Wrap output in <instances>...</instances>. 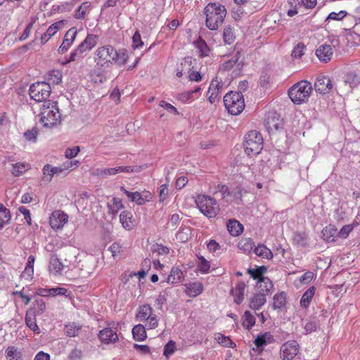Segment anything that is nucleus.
I'll return each mask as SVG.
<instances>
[{
  "instance_id": "f257e3e1",
  "label": "nucleus",
  "mask_w": 360,
  "mask_h": 360,
  "mask_svg": "<svg viewBox=\"0 0 360 360\" xmlns=\"http://www.w3.org/2000/svg\"><path fill=\"white\" fill-rule=\"evenodd\" d=\"M129 58L127 51H118L111 45L98 47L95 51L94 60L98 65L108 68L115 63L124 65Z\"/></svg>"
},
{
  "instance_id": "58836bf2",
  "label": "nucleus",
  "mask_w": 360,
  "mask_h": 360,
  "mask_svg": "<svg viewBox=\"0 0 360 360\" xmlns=\"http://www.w3.org/2000/svg\"><path fill=\"white\" fill-rule=\"evenodd\" d=\"M223 39L225 44H232L236 39L235 29L231 25L226 26L223 31Z\"/></svg>"
},
{
  "instance_id": "ddd939ff",
  "label": "nucleus",
  "mask_w": 360,
  "mask_h": 360,
  "mask_svg": "<svg viewBox=\"0 0 360 360\" xmlns=\"http://www.w3.org/2000/svg\"><path fill=\"white\" fill-rule=\"evenodd\" d=\"M344 85L348 86V89L343 90L341 87L340 90L345 95H349L353 91L360 86V73L356 71H349L346 73L343 79Z\"/></svg>"
},
{
  "instance_id": "ea45409f",
  "label": "nucleus",
  "mask_w": 360,
  "mask_h": 360,
  "mask_svg": "<svg viewBox=\"0 0 360 360\" xmlns=\"http://www.w3.org/2000/svg\"><path fill=\"white\" fill-rule=\"evenodd\" d=\"M29 311H32L36 316L42 315L46 312V302L41 298H37Z\"/></svg>"
},
{
  "instance_id": "1a4fd4ad",
  "label": "nucleus",
  "mask_w": 360,
  "mask_h": 360,
  "mask_svg": "<svg viewBox=\"0 0 360 360\" xmlns=\"http://www.w3.org/2000/svg\"><path fill=\"white\" fill-rule=\"evenodd\" d=\"M224 103L228 112L233 115H240L245 109V99L241 93L231 91L224 97Z\"/></svg>"
},
{
  "instance_id": "6ab92c4d",
  "label": "nucleus",
  "mask_w": 360,
  "mask_h": 360,
  "mask_svg": "<svg viewBox=\"0 0 360 360\" xmlns=\"http://www.w3.org/2000/svg\"><path fill=\"white\" fill-rule=\"evenodd\" d=\"M239 53L233 56L230 59L224 61L220 66V70L224 71H229L231 70H240L243 64L239 62Z\"/></svg>"
},
{
  "instance_id": "bf43d9fd",
  "label": "nucleus",
  "mask_w": 360,
  "mask_h": 360,
  "mask_svg": "<svg viewBox=\"0 0 360 360\" xmlns=\"http://www.w3.org/2000/svg\"><path fill=\"white\" fill-rule=\"evenodd\" d=\"M347 15L346 11H340L339 12H331L327 17L326 21L337 20L340 21Z\"/></svg>"
},
{
  "instance_id": "412c9836",
  "label": "nucleus",
  "mask_w": 360,
  "mask_h": 360,
  "mask_svg": "<svg viewBox=\"0 0 360 360\" xmlns=\"http://www.w3.org/2000/svg\"><path fill=\"white\" fill-rule=\"evenodd\" d=\"M245 288V283L243 281H239L231 290V294L233 296V300L236 304H241L243 303Z\"/></svg>"
},
{
  "instance_id": "c03bdc74",
  "label": "nucleus",
  "mask_w": 360,
  "mask_h": 360,
  "mask_svg": "<svg viewBox=\"0 0 360 360\" xmlns=\"http://www.w3.org/2000/svg\"><path fill=\"white\" fill-rule=\"evenodd\" d=\"M196 266L198 270L202 274H207L210 269V262L207 260L203 256H197Z\"/></svg>"
},
{
  "instance_id": "f03ea898",
  "label": "nucleus",
  "mask_w": 360,
  "mask_h": 360,
  "mask_svg": "<svg viewBox=\"0 0 360 360\" xmlns=\"http://www.w3.org/2000/svg\"><path fill=\"white\" fill-rule=\"evenodd\" d=\"M205 25L210 30H217L224 23L227 14L224 6L210 3L204 8Z\"/></svg>"
},
{
  "instance_id": "4468645a",
  "label": "nucleus",
  "mask_w": 360,
  "mask_h": 360,
  "mask_svg": "<svg viewBox=\"0 0 360 360\" xmlns=\"http://www.w3.org/2000/svg\"><path fill=\"white\" fill-rule=\"evenodd\" d=\"M68 221V214L61 210H54L49 216V226L56 231L62 229Z\"/></svg>"
},
{
  "instance_id": "72a5a7b5",
  "label": "nucleus",
  "mask_w": 360,
  "mask_h": 360,
  "mask_svg": "<svg viewBox=\"0 0 360 360\" xmlns=\"http://www.w3.org/2000/svg\"><path fill=\"white\" fill-rule=\"evenodd\" d=\"M183 278V272L181 269L176 266L172 267L169 274L167 278V282L170 283H176L181 281Z\"/></svg>"
},
{
  "instance_id": "864d4df0",
  "label": "nucleus",
  "mask_w": 360,
  "mask_h": 360,
  "mask_svg": "<svg viewBox=\"0 0 360 360\" xmlns=\"http://www.w3.org/2000/svg\"><path fill=\"white\" fill-rule=\"evenodd\" d=\"M266 271V267L264 266H261L257 269H249L248 272L251 275V276L254 279H257L259 281L261 278H264V274Z\"/></svg>"
},
{
  "instance_id": "f8f14e48",
  "label": "nucleus",
  "mask_w": 360,
  "mask_h": 360,
  "mask_svg": "<svg viewBox=\"0 0 360 360\" xmlns=\"http://www.w3.org/2000/svg\"><path fill=\"white\" fill-rule=\"evenodd\" d=\"M120 189L131 202H136L138 205H143L153 200V194L150 191H147V190H144L140 193L139 191L132 193V191H128L124 186H122Z\"/></svg>"
},
{
  "instance_id": "09e8293b",
  "label": "nucleus",
  "mask_w": 360,
  "mask_h": 360,
  "mask_svg": "<svg viewBox=\"0 0 360 360\" xmlns=\"http://www.w3.org/2000/svg\"><path fill=\"white\" fill-rule=\"evenodd\" d=\"M238 247L245 252H250L255 247V245L252 238H243L239 241Z\"/></svg>"
},
{
  "instance_id": "6e6552de",
  "label": "nucleus",
  "mask_w": 360,
  "mask_h": 360,
  "mask_svg": "<svg viewBox=\"0 0 360 360\" xmlns=\"http://www.w3.org/2000/svg\"><path fill=\"white\" fill-rule=\"evenodd\" d=\"M195 202L201 213L207 218H214L219 211L217 201L210 195L198 194Z\"/></svg>"
},
{
  "instance_id": "774afa93",
  "label": "nucleus",
  "mask_w": 360,
  "mask_h": 360,
  "mask_svg": "<svg viewBox=\"0 0 360 360\" xmlns=\"http://www.w3.org/2000/svg\"><path fill=\"white\" fill-rule=\"evenodd\" d=\"M181 221V218L178 214H174L171 215L167 225L172 229L174 230L177 227L179 223Z\"/></svg>"
},
{
  "instance_id": "13d9d810",
  "label": "nucleus",
  "mask_w": 360,
  "mask_h": 360,
  "mask_svg": "<svg viewBox=\"0 0 360 360\" xmlns=\"http://www.w3.org/2000/svg\"><path fill=\"white\" fill-rule=\"evenodd\" d=\"M117 172H127V173H132V172H139L142 169H144L143 165H138V166H117Z\"/></svg>"
},
{
  "instance_id": "cd10ccee",
  "label": "nucleus",
  "mask_w": 360,
  "mask_h": 360,
  "mask_svg": "<svg viewBox=\"0 0 360 360\" xmlns=\"http://www.w3.org/2000/svg\"><path fill=\"white\" fill-rule=\"evenodd\" d=\"M108 214L115 216L124 208L122 200L118 197H113L111 202L107 205Z\"/></svg>"
},
{
  "instance_id": "f704fd0d",
  "label": "nucleus",
  "mask_w": 360,
  "mask_h": 360,
  "mask_svg": "<svg viewBox=\"0 0 360 360\" xmlns=\"http://www.w3.org/2000/svg\"><path fill=\"white\" fill-rule=\"evenodd\" d=\"M266 125H267V129H269V130H278L282 128L283 122L278 115L274 113L271 116L268 117L267 120H266Z\"/></svg>"
},
{
  "instance_id": "6e6d98bb",
  "label": "nucleus",
  "mask_w": 360,
  "mask_h": 360,
  "mask_svg": "<svg viewBox=\"0 0 360 360\" xmlns=\"http://www.w3.org/2000/svg\"><path fill=\"white\" fill-rule=\"evenodd\" d=\"M176 349V343L173 340H169L163 347V355L169 358Z\"/></svg>"
},
{
  "instance_id": "0eeeda50",
  "label": "nucleus",
  "mask_w": 360,
  "mask_h": 360,
  "mask_svg": "<svg viewBox=\"0 0 360 360\" xmlns=\"http://www.w3.org/2000/svg\"><path fill=\"white\" fill-rule=\"evenodd\" d=\"M243 146L245 152L248 156L257 155L264 147L262 135L257 130L249 131L245 136Z\"/></svg>"
},
{
  "instance_id": "603ef678",
  "label": "nucleus",
  "mask_w": 360,
  "mask_h": 360,
  "mask_svg": "<svg viewBox=\"0 0 360 360\" xmlns=\"http://www.w3.org/2000/svg\"><path fill=\"white\" fill-rule=\"evenodd\" d=\"M91 4L89 2L82 3L75 11V18L76 19H84L86 12L89 11Z\"/></svg>"
},
{
  "instance_id": "393cba45",
  "label": "nucleus",
  "mask_w": 360,
  "mask_h": 360,
  "mask_svg": "<svg viewBox=\"0 0 360 360\" xmlns=\"http://www.w3.org/2000/svg\"><path fill=\"white\" fill-rule=\"evenodd\" d=\"M227 230L232 236H238L243 233L244 227L236 219H230L226 223Z\"/></svg>"
},
{
  "instance_id": "79ce46f5",
  "label": "nucleus",
  "mask_w": 360,
  "mask_h": 360,
  "mask_svg": "<svg viewBox=\"0 0 360 360\" xmlns=\"http://www.w3.org/2000/svg\"><path fill=\"white\" fill-rule=\"evenodd\" d=\"M256 323L255 316L249 311H246L242 318V325L247 330H251Z\"/></svg>"
},
{
  "instance_id": "69168bd1",
  "label": "nucleus",
  "mask_w": 360,
  "mask_h": 360,
  "mask_svg": "<svg viewBox=\"0 0 360 360\" xmlns=\"http://www.w3.org/2000/svg\"><path fill=\"white\" fill-rule=\"evenodd\" d=\"M176 98L182 103H188L193 101V96H192V93L190 91H186L179 94Z\"/></svg>"
},
{
  "instance_id": "b1692460",
  "label": "nucleus",
  "mask_w": 360,
  "mask_h": 360,
  "mask_svg": "<svg viewBox=\"0 0 360 360\" xmlns=\"http://www.w3.org/2000/svg\"><path fill=\"white\" fill-rule=\"evenodd\" d=\"M120 221L123 228L127 231H131L134 227V220L131 212L123 211L120 215Z\"/></svg>"
},
{
  "instance_id": "de8ad7c7",
  "label": "nucleus",
  "mask_w": 360,
  "mask_h": 360,
  "mask_svg": "<svg viewBox=\"0 0 360 360\" xmlns=\"http://www.w3.org/2000/svg\"><path fill=\"white\" fill-rule=\"evenodd\" d=\"M273 306L274 309H281L286 304V295L284 292H280L274 295L273 297Z\"/></svg>"
},
{
  "instance_id": "680f3d73",
  "label": "nucleus",
  "mask_w": 360,
  "mask_h": 360,
  "mask_svg": "<svg viewBox=\"0 0 360 360\" xmlns=\"http://www.w3.org/2000/svg\"><path fill=\"white\" fill-rule=\"evenodd\" d=\"M132 46L134 49H141L143 46L141 35L139 30L136 31L132 37Z\"/></svg>"
},
{
  "instance_id": "bb28decb",
  "label": "nucleus",
  "mask_w": 360,
  "mask_h": 360,
  "mask_svg": "<svg viewBox=\"0 0 360 360\" xmlns=\"http://www.w3.org/2000/svg\"><path fill=\"white\" fill-rule=\"evenodd\" d=\"M148 327L142 323L136 325L132 329L133 337L136 341H143L147 338Z\"/></svg>"
},
{
  "instance_id": "c756f323",
  "label": "nucleus",
  "mask_w": 360,
  "mask_h": 360,
  "mask_svg": "<svg viewBox=\"0 0 360 360\" xmlns=\"http://www.w3.org/2000/svg\"><path fill=\"white\" fill-rule=\"evenodd\" d=\"M338 236V231L333 225H328L322 230V237L327 242L335 241V238Z\"/></svg>"
},
{
  "instance_id": "4be33fe9",
  "label": "nucleus",
  "mask_w": 360,
  "mask_h": 360,
  "mask_svg": "<svg viewBox=\"0 0 360 360\" xmlns=\"http://www.w3.org/2000/svg\"><path fill=\"white\" fill-rule=\"evenodd\" d=\"M98 338L100 340L105 344L115 342L118 340L117 333L109 328L101 330L98 334Z\"/></svg>"
},
{
  "instance_id": "5701e85b",
  "label": "nucleus",
  "mask_w": 360,
  "mask_h": 360,
  "mask_svg": "<svg viewBox=\"0 0 360 360\" xmlns=\"http://www.w3.org/2000/svg\"><path fill=\"white\" fill-rule=\"evenodd\" d=\"M266 303V297L264 293L258 292L250 298L249 306L252 310H259Z\"/></svg>"
},
{
  "instance_id": "4d7b16f0",
  "label": "nucleus",
  "mask_w": 360,
  "mask_h": 360,
  "mask_svg": "<svg viewBox=\"0 0 360 360\" xmlns=\"http://www.w3.org/2000/svg\"><path fill=\"white\" fill-rule=\"evenodd\" d=\"M255 252L257 255L263 258H269L272 257V252L269 248H267L264 245H259L255 249Z\"/></svg>"
},
{
  "instance_id": "2eb2a0df",
  "label": "nucleus",
  "mask_w": 360,
  "mask_h": 360,
  "mask_svg": "<svg viewBox=\"0 0 360 360\" xmlns=\"http://www.w3.org/2000/svg\"><path fill=\"white\" fill-rule=\"evenodd\" d=\"M222 88L223 83L221 79L219 80L218 77H216L215 79H212L207 94L208 101L211 104L219 101Z\"/></svg>"
},
{
  "instance_id": "4c0bfd02",
  "label": "nucleus",
  "mask_w": 360,
  "mask_h": 360,
  "mask_svg": "<svg viewBox=\"0 0 360 360\" xmlns=\"http://www.w3.org/2000/svg\"><path fill=\"white\" fill-rule=\"evenodd\" d=\"M5 356L8 360H22V354L15 346L8 347L5 351Z\"/></svg>"
},
{
  "instance_id": "0e129e2a",
  "label": "nucleus",
  "mask_w": 360,
  "mask_h": 360,
  "mask_svg": "<svg viewBox=\"0 0 360 360\" xmlns=\"http://www.w3.org/2000/svg\"><path fill=\"white\" fill-rule=\"evenodd\" d=\"M54 174L53 172H52L51 165L50 164H46V165H44V168H42V177L48 181H50Z\"/></svg>"
},
{
  "instance_id": "a211bd4d",
  "label": "nucleus",
  "mask_w": 360,
  "mask_h": 360,
  "mask_svg": "<svg viewBox=\"0 0 360 360\" xmlns=\"http://www.w3.org/2000/svg\"><path fill=\"white\" fill-rule=\"evenodd\" d=\"M333 47L330 44H321L316 49L315 53L320 61L327 63L333 56Z\"/></svg>"
},
{
  "instance_id": "2f4dec72",
  "label": "nucleus",
  "mask_w": 360,
  "mask_h": 360,
  "mask_svg": "<svg viewBox=\"0 0 360 360\" xmlns=\"http://www.w3.org/2000/svg\"><path fill=\"white\" fill-rule=\"evenodd\" d=\"M193 44L198 49L200 56L205 57L209 56L211 49L201 37H199L198 39L193 42Z\"/></svg>"
},
{
  "instance_id": "37998d69",
  "label": "nucleus",
  "mask_w": 360,
  "mask_h": 360,
  "mask_svg": "<svg viewBox=\"0 0 360 360\" xmlns=\"http://www.w3.org/2000/svg\"><path fill=\"white\" fill-rule=\"evenodd\" d=\"M82 326L76 323H70L65 326L64 332L68 337L74 338L79 335Z\"/></svg>"
},
{
  "instance_id": "39448f33",
  "label": "nucleus",
  "mask_w": 360,
  "mask_h": 360,
  "mask_svg": "<svg viewBox=\"0 0 360 360\" xmlns=\"http://www.w3.org/2000/svg\"><path fill=\"white\" fill-rule=\"evenodd\" d=\"M98 36L94 34H88L85 39L73 49L68 58L62 63L66 65L70 62L81 60L84 56V53L91 51L97 44Z\"/></svg>"
},
{
  "instance_id": "7ed1b4c3",
  "label": "nucleus",
  "mask_w": 360,
  "mask_h": 360,
  "mask_svg": "<svg viewBox=\"0 0 360 360\" xmlns=\"http://www.w3.org/2000/svg\"><path fill=\"white\" fill-rule=\"evenodd\" d=\"M60 117L56 102L48 101L42 105L39 112V122L44 127L51 128L60 124Z\"/></svg>"
},
{
  "instance_id": "7c9ffc66",
  "label": "nucleus",
  "mask_w": 360,
  "mask_h": 360,
  "mask_svg": "<svg viewBox=\"0 0 360 360\" xmlns=\"http://www.w3.org/2000/svg\"><path fill=\"white\" fill-rule=\"evenodd\" d=\"M203 290V285L200 282H193L186 285L185 292L189 297H195Z\"/></svg>"
},
{
  "instance_id": "dca6fc26",
  "label": "nucleus",
  "mask_w": 360,
  "mask_h": 360,
  "mask_svg": "<svg viewBox=\"0 0 360 360\" xmlns=\"http://www.w3.org/2000/svg\"><path fill=\"white\" fill-rule=\"evenodd\" d=\"M314 89L316 91L320 94H329L333 89V82L328 76L321 75L316 77L314 83Z\"/></svg>"
},
{
  "instance_id": "a878e982",
  "label": "nucleus",
  "mask_w": 360,
  "mask_h": 360,
  "mask_svg": "<svg viewBox=\"0 0 360 360\" xmlns=\"http://www.w3.org/2000/svg\"><path fill=\"white\" fill-rule=\"evenodd\" d=\"M274 342V335L269 333H264L262 335H257L255 340V345L258 349L262 351V348L263 346Z\"/></svg>"
},
{
  "instance_id": "9d476101",
  "label": "nucleus",
  "mask_w": 360,
  "mask_h": 360,
  "mask_svg": "<svg viewBox=\"0 0 360 360\" xmlns=\"http://www.w3.org/2000/svg\"><path fill=\"white\" fill-rule=\"evenodd\" d=\"M50 83L46 82L33 83L30 88V98L38 103L47 102V98L50 97Z\"/></svg>"
},
{
  "instance_id": "9b49d317",
  "label": "nucleus",
  "mask_w": 360,
  "mask_h": 360,
  "mask_svg": "<svg viewBox=\"0 0 360 360\" xmlns=\"http://www.w3.org/2000/svg\"><path fill=\"white\" fill-rule=\"evenodd\" d=\"M300 345L295 340H288L283 343L279 349L281 360H293L300 352Z\"/></svg>"
},
{
  "instance_id": "e2e57ef3",
  "label": "nucleus",
  "mask_w": 360,
  "mask_h": 360,
  "mask_svg": "<svg viewBox=\"0 0 360 360\" xmlns=\"http://www.w3.org/2000/svg\"><path fill=\"white\" fill-rule=\"evenodd\" d=\"M187 231V229L180 228L175 235L176 240L181 243L186 242L189 238V234Z\"/></svg>"
},
{
  "instance_id": "f3484780",
  "label": "nucleus",
  "mask_w": 360,
  "mask_h": 360,
  "mask_svg": "<svg viewBox=\"0 0 360 360\" xmlns=\"http://www.w3.org/2000/svg\"><path fill=\"white\" fill-rule=\"evenodd\" d=\"M77 28L74 27L65 32L62 43L58 48V53L63 54L69 50L77 37Z\"/></svg>"
},
{
  "instance_id": "338daca9",
  "label": "nucleus",
  "mask_w": 360,
  "mask_h": 360,
  "mask_svg": "<svg viewBox=\"0 0 360 360\" xmlns=\"http://www.w3.org/2000/svg\"><path fill=\"white\" fill-rule=\"evenodd\" d=\"M68 289L64 287H55L48 288L49 295L55 296L56 295H66Z\"/></svg>"
},
{
  "instance_id": "49530a36",
  "label": "nucleus",
  "mask_w": 360,
  "mask_h": 360,
  "mask_svg": "<svg viewBox=\"0 0 360 360\" xmlns=\"http://www.w3.org/2000/svg\"><path fill=\"white\" fill-rule=\"evenodd\" d=\"M215 340L217 342L222 346L235 348L236 347V344L233 342L229 337L225 336L222 333H218L215 334Z\"/></svg>"
},
{
  "instance_id": "aec40b11",
  "label": "nucleus",
  "mask_w": 360,
  "mask_h": 360,
  "mask_svg": "<svg viewBox=\"0 0 360 360\" xmlns=\"http://www.w3.org/2000/svg\"><path fill=\"white\" fill-rule=\"evenodd\" d=\"M64 20L57 21L49 26L45 33L41 36V44H44L53 37L64 25Z\"/></svg>"
},
{
  "instance_id": "a18cd8bd",
  "label": "nucleus",
  "mask_w": 360,
  "mask_h": 360,
  "mask_svg": "<svg viewBox=\"0 0 360 360\" xmlns=\"http://www.w3.org/2000/svg\"><path fill=\"white\" fill-rule=\"evenodd\" d=\"M192 64L191 58L186 57L181 60L180 65L178 66L175 71L176 77L180 78L183 75L184 70H190Z\"/></svg>"
},
{
  "instance_id": "e433bc0d",
  "label": "nucleus",
  "mask_w": 360,
  "mask_h": 360,
  "mask_svg": "<svg viewBox=\"0 0 360 360\" xmlns=\"http://www.w3.org/2000/svg\"><path fill=\"white\" fill-rule=\"evenodd\" d=\"M63 264L56 256H51L49 260V272L53 275L60 274Z\"/></svg>"
},
{
  "instance_id": "473e14b6",
  "label": "nucleus",
  "mask_w": 360,
  "mask_h": 360,
  "mask_svg": "<svg viewBox=\"0 0 360 360\" xmlns=\"http://www.w3.org/2000/svg\"><path fill=\"white\" fill-rule=\"evenodd\" d=\"M46 84L51 85H58L62 81V73L58 70H51L45 76Z\"/></svg>"
},
{
  "instance_id": "a19ab883",
  "label": "nucleus",
  "mask_w": 360,
  "mask_h": 360,
  "mask_svg": "<svg viewBox=\"0 0 360 360\" xmlns=\"http://www.w3.org/2000/svg\"><path fill=\"white\" fill-rule=\"evenodd\" d=\"M37 316L32 311H27L25 322L27 327L34 333H39V326L37 323Z\"/></svg>"
},
{
  "instance_id": "052dcab7",
  "label": "nucleus",
  "mask_w": 360,
  "mask_h": 360,
  "mask_svg": "<svg viewBox=\"0 0 360 360\" xmlns=\"http://www.w3.org/2000/svg\"><path fill=\"white\" fill-rule=\"evenodd\" d=\"M356 225L357 224H352L344 226L340 231H338V237L342 239H346Z\"/></svg>"
},
{
  "instance_id": "5fc2aeb1",
  "label": "nucleus",
  "mask_w": 360,
  "mask_h": 360,
  "mask_svg": "<svg viewBox=\"0 0 360 360\" xmlns=\"http://www.w3.org/2000/svg\"><path fill=\"white\" fill-rule=\"evenodd\" d=\"M288 4L290 8L287 11V15L289 17H293L297 14V9L301 6L300 0H288Z\"/></svg>"
},
{
  "instance_id": "423d86ee",
  "label": "nucleus",
  "mask_w": 360,
  "mask_h": 360,
  "mask_svg": "<svg viewBox=\"0 0 360 360\" xmlns=\"http://www.w3.org/2000/svg\"><path fill=\"white\" fill-rule=\"evenodd\" d=\"M311 91L310 82L301 80L291 86L288 91V96L293 103L299 105L308 100Z\"/></svg>"
},
{
  "instance_id": "8fccbe9b",
  "label": "nucleus",
  "mask_w": 360,
  "mask_h": 360,
  "mask_svg": "<svg viewBox=\"0 0 360 360\" xmlns=\"http://www.w3.org/2000/svg\"><path fill=\"white\" fill-rule=\"evenodd\" d=\"M306 46L302 42L297 44L291 52V57L293 59H300L305 53Z\"/></svg>"
},
{
  "instance_id": "20e7f679",
  "label": "nucleus",
  "mask_w": 360,
  "mask_h": 360,
  "mask_svg": "<svg viewBox=\"0 0 360 360\" xmlns=\"http://www.w3.org/2000/svg\"><path fill=\"white\" fill-rule=\"evenodd\" d=\"M135 319L148 327V330H155L160 325V318L154 313L150 304H142L136 308Z\"/></svg>"
},
{
  "instance_id": "c9c22d12",
  "label": "nucleus",
  "mask_w": 360,
  "mask_h": 360,
  "mask_svg": "<svg viewBox=\"0 0 360 360\" xmlns=\"http://www.w3.org/2000/svg\"><path fill=\"white\" fill-rule=\"evenodd\" d=\"M316 288L314 286H310L302 295L300 299V306L307 309L315 294Z\"/></svg>"
},
{
  "instance_id": "c85d7f7f",
  "label": "nucleus",
  "mask_w": 360,
  "mask_h": 360,
  "mask_svg": "<svg viewBox=\"0 0 360 360\" xmlns=\"http://www.w3.org/2000/svg\"><path fill=\"white\" fill-rule=\"evenodd\" d=\"M273 287L274 283H272V281L266 276L262 278L259 281H257L256 284V288L258 291L259 292H264L266 295L271 291Z\"/></svg>"
},
{
  "instance_id": "3c124183",
  "label": "nucleus",
  "mask_w": 360,
  "mask_h": 360,
  "mask_svg": "<svg viewBox=\"0 0 360 360\" xmlns=\"http://www.w3.org/2000/svg\"><path fill=\"white\" fill-rule=\"evenodd\" d=\"M30 168V165L27 163L17 162V163L13 165V168H12L11 172L14 176H20V174H22L25 171H27V169H29Z\"/></svg>"
}]
</instances>
